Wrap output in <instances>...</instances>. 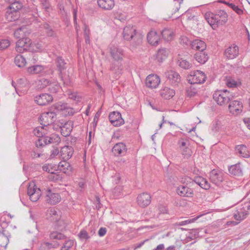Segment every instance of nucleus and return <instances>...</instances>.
<instances>
[{"label":"nucleus","instance_id":"a19ab883","mask_svg":"<svg viewBox=\"0 0 250 250\" xmlns=\"http://www.w3.org/2000/svg\"><path fill=\"white\" fill-rule=\"evenodd\" d=\"M164 40L167 42L170 41L173 38V32L169 29H165L161 32Z\"/></svg>","mask_w":250,"mask_h":250},{"label":"nucleus","instance_id":"2f4dec72","mask_svg":"<svg viewBox=\"0 0 250 250\" xmlns=\"http://www.w3.org/2000/svg\"><path fill=\"white\" fill-rule=\"evenodd\" d=\"M58 168L64 173L69 174V172L72 170V167L70 164L66 162V160H63L59 163L58 165Z\"/></svg>","mask_w":250,"mask_h":250},{"label":"nucleus","instance_id":"de8ad7c7","mask_svg":"<svg viewBox=\"0 0 250 250\" xmlns=\"http://www.w3.org/2000/svg\"><path fill=\"white\" fill-rule=\"evenodd\" d=\"M177 144L179 149L187 147V146H189L190 145L189 140L186 138H181L179 140Z\"/></svg>","mask_w":250,"mask_h":250},{"label":"nucleus","instance_id":"2eb2a0df","mask_svg":"<svg viewBox=\"0 0 250 250\" xmlns=\"http://www.w3.org/2000/svg\"><path fill=\"white\" fill-rule=\"evenodd\" d=\"M55 64L57 67V70L59 72V77L61 80L63 82L64 84H68V82L64 81L62 77V71L66 69V63L65 62L64 59L61 56H58L55 59Z\"/></svg>","mask_w":250,"mask_h":250},{"label":"nucleus","instance_id":"09e8293b","mask_svg":"<svg viewBox=\"0 0 250 250\" xmlns=\"http://www.w3.org/2000/svg\"><path fill=\"white\" fill-rule=\"evenodd\" d=\"M224 3L233 9L238 15H241L243 13V11L241 8H239L238 6L235 5L234 3L226 1H224Z\"/></svg>","mask_w":250,"mask_h":250},{"label":"nucleus","instance_id":"6e6552de","mask_svg":"<svg viewBox=\"0 0 250 250\" xmlns=\"http://www.w3.org/2000/svg\"><path fill=\"white\" fill-rule=\"evenodd\" d=\"M27 194L32 202H36L41 195V191L37 188L34 183H30L27 188Z\"/></svg>","mask_w":250,"mask_h":250},{"label":"nucleus","instance_id":"4c0bfd02","mask_svg":"<svg viewBox=\"0 0 250 250\" xmlns=\"http://www.w3.org/2000/svg\"><path fill=\"white\" fill-rule=\"evenodd\" d=\"M44 69V67L41 65H36L29 67L27 71L31 74H39Z\"/></svg>","mask_w":250,"mask_h":250},{"label":"nucleus","instance_id":"5701e85b","mask_svg":"<svg viewBox=\"0 0 250 250\" xmlns=\"http://www.w3.org/2000/svg\"><path fill=\"white\" fill-rule=\"evenodd\" d=\"M112 151L115 156H124L126 154L127 148L124 143H118L114 145Z\"/></svg>","mask_w":250,"mask_h":250},{"label":"nucleus","instance_id":"0eeeda50","mask_svg":"<svg viewBox=\"0 0 250 250\" xmlns=\"http://www.w3.org/2000/svg\"><path fill=\"white\" fill-rule=\"evenodd\" d=\"M206 80L205 73L200 70L192 71L188 76V80L190 84L203 83Z\"/></svg>","mask_w":250,"mask_h":250},{"label":"nucleus","instance_id":"7ed1b4c3","mask_svg":"<svg viewBox=\"0 0 250 250\" xmlns=\"http://www.w3.org/2000/svg\"><path fill=\"white\" fill-rule=\"evenodd\" d=\"M123 37L127 41H132L133 46H137L141 43L142 37L141 35L136 33V29L132 26H125L123 30Z\"/></svg>","mask_w":250,"mask_h":250},{"label":"nucleus","instance_id":"39448f33","mask_svg":"<svg viewBox=\"0 0 250 250\" xmlns=\"http://www.w3.org/2000/svg\"><path fill=\"white\" fill-rule=\"evenodd\" d=\"M50 240H58V241H64L61 250H69L74 245V241L67 239L63 234L57 231H51L49 234Z\"/></svg>","mask_w":250,"mask_h":250},{"label":"nucleus","instance_id":"603ef678","mask_svg":"<svg viewBox=\"0 0 250 250\" xmlns=\"http://www.w3.org/2000/svg\"><path fill=\"white\" fill-rule=\"evenodd\" d=\"M67 105L68 104H67L58 102L54 105V107L57 110L62 112L63 110L65 109Z\"/></svg>","mask_w":250,"mask_h":250},{"label":"nucleus","instance_id":"aec40b11","mask_svg":"<svg viewBox=\"0 0 250 250\" xmlns=\"http://www.w3.org/2000/svg\"><path fill=\"white\" fill-rule=\"evenodd\" d=\"M123 66L122 61H114L110 67V71L115 75V77L118 79L122 74Z\"/></svg>","mask_w":250,"mask_h":250},{"label":"nucleus","instance_id":"338daca9","mask_svg":"<svg viewBox=\"0 0 250 250\" xmlns=\"http://www.w3.org/2000/svg\"><path fill=\"white\" fill-rule=\"evenodd\" d=\"M106 232V229L105 228H101L98 231V234L100 236H104Z\"/></svg>","mask_w":250,"mask_h":250},{"label":"nucleus","instance_id":"49530a36","mask_svg":"<svg viewBox=\"0 0 250 250\" xmlns=\"http://www.w3.org/2000/svg\"><path fill=\"white\" fill-rule=\"evenodd\" d=\"M189 146H187V147H185L180 149V152L184 158L188 159L192 155V152Z\"/></svg>","mask_w":250,"mask_h":250},{"label":"nucleus","instance_id":"ea45409f","mask_svg":"<svg viewBox=\"0 0 250 250\" xmlns=\"http://www.w3.org/2000/svg\"><path fill=\"white\" fill-rule=\"evenodd\" d=\"M41 27L45 30V32H46V34L48 37H56V33L54 30L50 26V25L48 23H43Z\"/></svg>","mask_w":250,"mask_h":250},{"label":"nucleus","instance_id":"8fccbe9b","mask_svg":"<svg viewBox=\"0 0 250 250\" xmlns=\"http://www.w3.org/2000/svg\"><path fill=\"white\" fill-rule=\"evenodd\" d=\"M48 141L50 144H58L61 141L60 136L57 134H52L49 136Z\"/></svg>","mask_w":250,"mask_h":250},{"label":"nucleus","instance_id":"680f3d73","mask_svg":"<svg viewBox=\"0 0 250 250\" xmlns=\"http://www.w3.org/2000/svg\"><path fill=\"white\" fill-rule=\"evenodd\" d=\"M122 190V188L118 187H116L113 190V193L114 194V196L115 197H118L120 195H123V194L121 193V191Z\"/></svg>","mask_w":250,"mask_h":250},{"label":"nucleus","instance_id":"5fc2aeb1","mask_svg":"<svg viewBox=\"0 0 250 250\" xmlns=\"http://www.w3.org/2000/svg\"><path fill=\"white\" fill-rule=\"evenodd\" d=\"M78 236L81 240H87L90 238L87 231L84 229H82L78 234Z\"/></svg>","mask_w":250,"mask_h":250},{"label":"nucleus","instance_id":"c03bdc74","mask_svg":"<svg viewBox=\"0 0 250 250\" xmlns=\"http://www.w3.org/2000/svg\"><path fill=\"white\" fill-rule=\"evenodd\" d=\"M226 84L229 87H236L239 84V82L235 80L234 78L229 77L227 78Z\"/></svg>","mask_w":250,"mask_h":250},{"label":"nucleus","instance_id":"6ab92c4d","mask_svg":"<svg viewBox=\"0 0 250 250\" xmlns=\"http://www.w3.org/2000/svg\"><path fill=\"white\" fill-rule=\"evenodd\" d=\"M56 113L54 111H48L42 113L41 117L44 122V124H41L43 126H47L53 123L56 120Z\"/></svg>","mask_w":250,"mask_h":250},{"label":"nucleus","instance_id":"e433bc0d","mask_svg":"<svg viewBox=\"0 0 250 250\" xmlns=\"http://www.w3.org/2000/svg\"><path fill=\"white\" fill-rule=\"evenodd\" d=\"M168 53V51L166 48H161L158 51L156 55V59L159 62H162L167 58Z\"/></svg>","mask_w":250,"mask_h":250},{"label":"nucleus","instance_id":"1a4fd4ad","mask_svg":"<svg viewBox=\"0 0 250 250\" xmlns=\"http://www.w3.org/2000/svg\"><path fill=\"white\" fill-rule=\"evenodd\" d=\"M109 52L113 61H122L124 51L119 46L111 44L109 46Z\"/></svg>","mask_w":250,"mask_h":250},{"label":"nucleus","instance_id":"c756f323","mask_svg":"<svg viewBox=\"0 0 250 250\" xmlns=\"http://www.w3.org/2000/svg\"><path fill=\"white\" fill-rule=\"evenodd\" d=\"M73 129V123L71 121L65 123L61 128V132L64 137L69 136Z\"/></svg>","mask_w":250,"mask_h":250},{"label":"nucleus","instance_id":"a211bd4d","mask_svg":"<svg viewBox=\"0 0 250 250\" xmlns=\"http://www.w3.org/2000/svg\"><path fill=\"white\" fill-rule=\"evenodd\" d=\"M160 83V78L155 74L148 75L146 80V86L150 88H156Z\"/></svg>","mask_w":250,"mask_h":250},{"label":"nucleus","instance_id":"f704fd0d","mask_svg":"<svg viewBox=\"0 0 250 250\" xmlns=\"http://www.w3.org/2000/svg\"><path fill=\"white\" fill-rule=\"evenodd\" d=\"M229 171L230 174L234 176H240L242 174V169L239 164L231 166L229 168Z\"/></svg>","mask_w":250,"mask_h":250},{"label":"nucleus","instance_id":"6e6d98bb","mask_svg":"<svg viewBox=\"0 0 250 250\" xmlns=\"http://www.w3.org/2000/svg\"><path fill=\"white\" fill-rule=\"evenodd\" d=\"M43 131V128L42 127H38L34 129L33 133L39 138L42 137L43 136V134H44Z\"/></svg>","mask_w":250,"mask_h":250},{"label":"nucleus","instance_id":"f3484780","mask_svg":"<svg viewBox=\"0 0 250 250\" xmlns=\"http://www.w3.org/2000/svg\"><path fill=\"white\" fill-rule=\"evenodd\" d=\"M242 103L237 100H231L229 105V109L231 113L234 115H238L240 113L243 109Z\"/></svg>","mask_w":250,"mask_h":250},{"label":"nucleus","instance_id":"79ce46f5","mask_svg":"<svg viewBox=\"0 0 250 250\" xmlns=\"http://www.w3.org/2000/svg\"><path fill=\"white\" fill-rule=\"evenodd\" d=\"M48 89L51 94H56L60 90L61 87L57 82H51Z\"/></svg>","mask_w":250,"mask_h":250},{"label":"nucleus","instance_id":"f8f14e48","mask_svg":"<svg viewBox=\"0 0 250 250\" xmlns=\"http://www.w3.org/2000/svg\"><path fill=\"white\" fill-rule=\"evenodd\" d=\"M209 177L210 182L216 185H219L224 180L223 173L218 169L212 170L209 172Z\"/></svg>","mask_w":250,"mask_h":250},{"label":"nucleus","instance_id":"dca6fc26","mask_svg":"<svg viewBox=\"0 0 250 250\" xmlns=\"http://www.w3.org/2000/svg\"><path fill=\"white\" fill-rule=\"evenodd\" d=\"M108 118L111 124L115 126H118L124 124V121L119 112H111L109 114Z\"/></svg>","mask_w":250,"mask_h":250},{"label":"nucleus","instance_id":"052dcab7","mask_svg":"<svg viewBox=\"0 0 250 250\" xmlns=\"http://www.w3.org/2000/svg\"><path fill=\"white\" fill-rule=\"evenodd\" d=\"M196 219H197V218H193L192 219H188L187 220L181 221V222H179L178 223V225L180 226H184L187 224H189V223L194 222Z\"/></svg>","mask_w":250,"mask_h":250},{"label":"nucleus","instance_id":"cd10ccee","mask_svg":"<svg viewBox=\"0 0 250 250\" xmlns=\"http://www.w3.org/2000/svg\"><path fill=\"white\" fill-rule=\"evenodd\" d=\"M190 45L192 49L198 50L200 52L204 51L206 47V45L204 42L197 39L191 42L190 43Z\"/></svg>","mask_w":250,"mask_h":250},{"label":"nucleus","instance_id":"4d7b16f0","mask_svg":"<svg viewBox=\"0 0 250 250\" xmlns=\"http://www.w3.org/2000/svg\"><path fill=\"white\" fill-rule=\"evenodd\" d=\"M197 93V90L193 88L192 86H190L189 88H188L187 90V94L188 97H192L194 96Z\"/></svg>","mask_w":250,"mask_h":250},{"label":"nucleus","instance_id":"72a5a7b5","mask_svg":"<svg viewBox=\"0 0 250 250\" xmlns=\"http://www.w3.org/2000/svg\"><path fill=\"white\" fill-rule=\"evenodd\" d=\"M235 151L237 154L240 156L244 158H248L250 156L249 152L248 151L246 146L244 145H238L235 147Z\"/></svg>","mask_w":250,"mask_h":250},{"label":"nucleus","instance_id":"bb28decb","mask_svg":"<svg viewBox=\"0 0 250 250\" xmlns=\"http://www.w3.org/2000/svg\"><path fill=\"white\" fill-rule=\"evenodd\" d=\"M147 40L150 44L157 46L160 42V37L156 31H151L147 34Z\"/></svg>","mask_w":250,"mask_h":250},{"label":"nucleus","instance_id":"473e14b6","mask_svg":"<svg viewBox=\"0 0 250 250\" xmlns=\"http://www.w3.org/2000/svg\"><path fill=\"white\" fill-rule=\"evenodd\" d=\"M175 92L174 90L167 87H164L160 91L161 96L165 99H170L172 98Z\"/></svg>","mask_w":250,"mask_h":250},{"label":"nucleus","instance_id":"864d4df0","mask_svg":"<svg viewBox=\"0 0 250 250\" xmlns=\"http://www.w3.org/2000/svg\"><path fill=\"white\" fill-rule=\"evenodd\" d=\"M10 45V42L8 39H0V49L7 48Z\"/></svg>","mask_w":250,"mask_h":250},{"label":"nucleus","instance_id":"69168bd1","mask_svg":"<svg viewBox=\"0 0 250 250\" xmlns=\"http://www.w3.org/2000/svg\"><path fill=\"white\" fill-rule=\"evenodd\" d=\"M41 156V153H37L35 151H32L30 152V157L33 159L40 157Z\"/></svg>","mask_w":250,"mask_h":250},{"label":"nucleus","instance_id":"0e129e2a","mask_svg":"<svg viewBox=\"0 0 250 250\" xmlns=\"http://www.w3.org/2000/svg\"><path fill=\"white\" fill-rule=\"evenodd\" d=\"M199 236V233L196 230H193L190 233L188 236L190 239H193Z\"/></svg>","mask_w":250,"mask_h":250},{"label":"nucleus","instance_id":"f257e3e1","mask_svg":"<svg viewBox=\"0 0 250 250\" xmlns=\"http://www.w3.org/2000/svg\"><path fill=\"white\" fill-rule=\"evenodd\" d=\"M205 18L213 30L219 26L224 25L228 21V14L224 11L220 10L215 13H207Z\"/></svg>","mask_w":250,"mask_h":250},{"label":"nucleus","instance_id":"ddd939ff","mask_svg":"<svg viewBox=\"0 0 250 250\" xmlns=\"http://www.w3.org/2000/svg\"><path fill=\"white\" fill-rule=\"evenodd\" d=\"M53 96L47 93H42L34 98L35 102L40 105H45L52 102Z\"/></svg>","mask_w":250,"mask_h":250},{"label":"nucleus","instance_id":"c9c22d12","mask_svg":"<svg viewBox=\"0 0 250 250\" xmlns=\"http://www.w3.org/2000/svg\"><path fill=\"white\" fill-rule=\"evenodd\" d=\"M196 60L199 63L204 64L208 60V56L203 51L196 53L194 55Z\"/></svg>","mask_w":250,"mask_h":250},{"label":"nucleus","instance_id":"412c9836","mask_svg":"<svg viewBox=\"0 0 250 250\" xmlns=\"http://www.w3.org/2000/svg\"><path fill=\"white\" fill-rule=\"evenodd\" d=\"M151 197L150 194L147 193H142L137 197L138 204L141 207L145 208L148 206L151 203Z\"/></svg>","mask_w":250,"mask_h":250},{"label":"nucleus","instance_id":"774afa93","mask_svg":"<svg viewBox=\"0 0 250 250\" xmlns=\"http://www.w3.org/2000/svg\"><path fill=\"white\" fill-rule=\"evenodd\" d=\"M245 124L247 125L248 128L250 129V118L246 117L243 119Z\"/></svg>","mask_w":250,"mask_h":250},{"label":"nucleus","instance_id":"c85d7f7f","mask_svg":"<svg viewBox=\"0 0 250 250\" xmlns=\"http://www.w3.org/2000/svg\"><path fill=\"white\" fill-rule=\"evenodd\" d=\"M156 211H158V213L154 214V218H158L161 219L163 218V216L168 213V210L166 206L162 205H158L155 207Z\"/></svg>","mask_w":250,"mask_h":250},{"label":"nucleus","instance_id":"393cba45","mask_svg":"<svg viewBox=\"0 0 250 250\" xmlns=\"http://www.w3.org/2000/svg\"><path fill=\"white\" fill-rule=\"evenodd\" d=\"M98 5L104 10H112L115 6L114 0H97Z\"/></svg>","mask_w":250,"mask_h":250},{"label":"nucleus","instance_id":"37998d69","mask_svg":"<svg viewBox=\"0 0 250 250\" xmlns=\"http://www.w3.org/2000/svg\"><path fill=\"white\" fill-rule=\"evenodd\" d=\"M15 63L19 67H23L26 63L25 59L21 55H17L15 58Z\"/></svg>","mask_w":250,"mask_h":250},{"label":"nucleus","instance_id":"4468645a","mask_svg":"<svg viewBox=\"0 0 250 250\" xmlns=\"http://www.w3.org/2000/svg\"><path fill=\"white\" fill-rule=\"evenodd\" d=\"M45 194L46 201L51 205H56L61 200V196L59 193L53 192L50 189L46 190Z\"/></svg>","mask_w":250,"mask_h":250},{"label":"nucleus","instance_id":"bf43d9fd","mask_svg":"<svg viewBox=\"0 0 250 250\" xmlns=\"http://www.w3.org/2000/svg\"><path fill=\"white\" fill-rule=\"evenodd\" d=\"M41 3L46 12L48 11V9L50 6V3L47 0H41Z\"/></svg>","mask_w":250,"mask_h":250},{"label":"nucleus","instance_id":"a18cd8bd","mask_svg":"<svg viewBox=\"0 0 250 250\" xmlns=\"http://www.w3.org/2000/svg\"><path fill=\"white\" fill-rule=\"evenodd\" d=\"M51 82L48 79L42 78L38 81V88L43 89L46 86L48 87Z\"/></svg>","mask_w":250,"mask_h":250},{"label":"nucleus","instance_id":"e2e57ef3","mask_svg":"<svg viewBox=\"0 0 250 250\" xmlns=\"http://www.w3.org/2000/svg\"><path fill=\"white\" fill-rule=\"evenodd\" d=\"M191 42L186 36H182L180 39V43L183 45H188Z\"/></svg>","mask_w":250,"mask_h":250},{"label":"nucleus","instance_id":"58836bf2","mask_svg":"<svg viewBox=\"0 0 250 250\" xmlns=\"http://www.w3.org/2000/svg\"><path fill=\"white\" fill-rule=\"evenodd\" d=\"M26 31L27 28L26 27L22 26L16 30L14 35L15 37L17 39H22V38H25Z\"/></svg>","mask_w":250,"mask_h":250},{"label":"nucleus","instance_id":"a878e982","mask_svg":"<svg viewBox=\"0 0 250 250\" xmlns=\"http://www.w3.org/2000/svg\"><path fill=\"white\" fill-rule=\"evenodd\" d=\"M51 242H43L42 243L40 250H50L53 249H56L60 245V242L58 240H52Z\"/></svg>","mask_w":250,"mask_h":250},{"label":"nucleus","instance_id":"f03ea898","mask_svg":"<svg viewBox=\"0 0 250 250\" xmlns=\"http://www.w3.org/2000/svg\"><path fill=\"white\" fill-rule=\"evenodd\" d=\"M10 5L6 9L5 18L8 21H15L18 20L20 15L19 10L22 8V5L18 0H6Z\"/></svg>","mask_w":250,"mask_h":250},{"label":"nucleus","instance_id":"20e7f679","mask_svg":"<svg viewBox=\"0 0 250 250\" xmlns=\"http://www.w3.org/2000/svg\"><path fill=\"white\" fill-rule=\"evenodd\" d=\"M213 98L218 104L224 105L232 100L233 96L227 90H217L213 93Z\"/></svg>","mask_w":250,"mask_h":250},{"label":"nucleus","instance_id":"13d9d810","mask_svg":"<svg viewBox=\"0 0 250 250\" xmlns=\"http://www.w3.org/2000/svg\"><path fill=\"white\" fill-rule=\"evenodd\" d=\"M74 113V110L73 108L69 107L68 105L66 107L65 110L62 113L63 116H72Z\"/></svg>","mask_w":250,"mask_h":250},{"label":"nucleus","instance_id":"7c9ffc66","mask_svg":"<svg viewBox=\"0 0 250 250\" xmlns=\"http://www.w3.org/2000/svg\"><path fill=\"white\" fill-rule=\"evenodd\" d=\"M194 182L201 188L206 190L208 189L210 187V184L208 180L201 176L195 177Z\"/></svg>","mask_w":250,"mask_h":250},{"label":"nucleus","instance_id":"9d476101","mask_svg":"<svg viewBox=\"0 0 250 250\" xmlns=\"http://www.w3.org/2000/svg\"><path fill=\"white\" fill-rule=\"evenodd\" d=\"M31 44V40L29 38H22L19 39L16 45V50L19 53H22L29 49Z\"/></svg>","mask_w":250,"mask_h":250},{"label":"nucleus","instance_id":"3c124183","mask_svg":"<svg viewBox=\"0 0 250 250\" xmlns=\"http://www.w3.org/2000/svg\"><path fill=\"white\" fill-rule=\"evenodd\" d=\"M179 65L185 69H189L192 64L186 60L181 59L178 61Z\"/></svg>","mask_w":250,"mask_h":250},{"label":"nucleus","instance_id":"4be33fe9","mask_svg":"<svg viewBox=\"0 0 250 250\" xmlns=\"http://www.w3.org/2000/svg\"><path fill=\"white\" fill-rule=\"evenodd\" d=\"M239 54V48L235 45L232 44L228 47L224 52V55L228 59L235 58Z\"/></svg>","mask_w":250,"mask_h":250},{"label":"nucleus","instance_id":"423d86ee","mask_svg":"<svg viewBox=\"0 0 250 250\" xmlns=\"http://www.w3.org/2000/svg\"><path fill=\"white\" fill-rule=\"evenodd\" d=\"M188 180L191 179L188 177L183 178L181 182L183 185L179 186L177 188L176 191L177 194L183 197H192L194 194L193 189L188 186Z\"/></svg>","mask_w":250,"mask_h":250},{"label":"nucleus","instance_id":"9b49d317","mask_svg":"<svg viewBox=\"0 0 250 250\" xmlns=\"http://www.w3.org/2000/svg\"><path fill=\"white\" fill-rule=\"evenodd\" d=\"M165 76L170 84L173 86H178L180 83L181 76L178 73L174 70L167 71L165 72Z\"/></svg>","mask_w":250,"mask_h":250},{"label":"nucleus","instance_id":"b1692460","mask_svg":"<svg viewBox=\"0 0 250 250\" xmlns=\"http://www.w3.org/2000/svg\"><path fill=\"white\" fill-rule=\"evenodd\" d=\"M73 152L72 147L66 146L62 147L60 154L63 160H68L72 157Z\"/></svg>","mask_w":250,"mask_h":250}]
</instances>
